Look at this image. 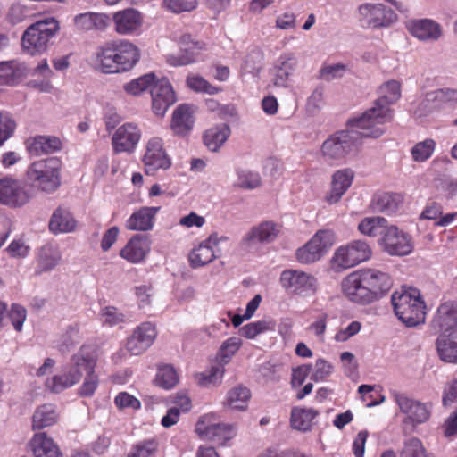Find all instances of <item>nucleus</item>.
<instances>
[{"label":"nucleus","mask_w":457,"mask_h":457,"mask_svg":"<svg viewBox=\"0 0 457 457\" xmlns=\"http://www.w3.org/2000/svg\"><path fill=\"white\" fill-rule=\"evenodd\" d=\"M392 285L389 274L377 268L353 271L341 283L344 295L350 301L360 304H369L381 299Z\"/></svg>","instance_id":"nucleus-1"},{"label":"nucleus","mask_w":457,"mask_h":457,"mask_svg":"<svg viewBox=\"0 0 457 457\" xmlns=\"http://www.w3.org/2000/svg\"><path fill=\"white\" fill-rule=\"evenodd\" d=\"M379 97L375 101L374 106L367 110L361 117L353 122L356 127L368 129L366 136L378 138L385 132L383 125L392 120L390 104L398 101L401 96V85L396 80L384 83L378 90Z\"/></svg>","instance_id":"nucleus-2"},{"label":"nucleus","mask_w":457,"mask_h":457,"mask_svg":"<svg viewBox=\"0 0 457 457\" xmlns=\"http://www.w3.org/2000/svg\"><path fill=\"white\" fill-rule=\"evenodd\" d=\"M355 120L347 122L349 129L333 133L322 143L320 154L327 163H345L347 156L357 151L363 137H372L365 135L368 129L358 128L353 124Z\"/></svg>","instance_id":"nucleus-3"},{"label":"nucleus","mask_w":457,"mask_h":457,"mask_svg":"<svg viewBox=\"0 0 457 457\" xmlns=\"http://www.w3.org/2000/svg\"><path fill=\"white\" fill-rule=\"evenodd\" d=\"M394 312L407 327H416L425 322L426 304L416 288L395 291L391 296Z\"/></svg>","instance_id":"nucleus-4"},{"label":"nucleus","mask_w":457,"mask_h":457,"mask_svg":"<svg viewBox=\"0 0 457 457\" xmlns=\"http://www.w3.org/2000/svg\"><path fill=\"white\" fill-rule=\"evenodd\" d=\"M59 29V22L53 17L33 23L27 28L21 37L23 51L31 56L43 54L48 48L50 39Z\"/></svg>","instance_id":"nucleus-5"},{"label":"nucleus","mask_w":457,"mask_h":457,"mask_svg":"<svg viewBox=\"0 0 457 457\" xmlns=\"http://www.w3.org/2000/svg\"><path fill=\"white\" fill-rule=\"evenodd\" d=\"M62 163L51 157L32 162L26 170L28 180L37 189L53 193L61 185Z\"/></svg>","instance_id":"nucleus-6"},{"label":"nucleus","mask_w":457,"mask_h":457,"mask_svg":"<svg viewBox=\"0 0 457 457\" xmlns=\"http://www.w3.org/2000/svg\"><path fill=\"white\" fill-rule=\"evenodd\" d=\"M75 361V365L80 372V379L83 373H86L84 381L79 388V395L82 397H91L99 386V378L96 373L97 357L91 346L82 345L79 348V358Z\"/></svg>","instance_id":"nucleus-7"},{"label":"nucleus","mask_w":457,"mask_h":457,"mask_svg":"<svg viewBox=\"0 0 457 457\" xmlns=\"http://www.w3.org/2000/svg\"><path fill=\"white\" fill-rule=\"evenodd\" d=\"M370 256V245L365 241L354 240L338 247L333 254L331 263L335 270H344L369 260Z\"/></svg>","instance_id":"nucleus-8"},{"label":"nucleus","mask_w":457,"mask_h":457,"mask_svg":"<svg viewBox=\"0 0 457 457\" xmlns=\"http://www.w3.org/2000/svg\"><path fill=\"white\" fill-rule=\"evenodd\" d=\"M335 243V235L331 230L321 229L295 253V258L302 264H311L322 258Z\"/></svg>","instance_id":"nucleus-9"},{"label":"nucleus","mask_w":457,"mask_h":457,"mask_svg":"<svg viewBox=\"0 0 457 457\" xmlns=\"http://www.w3.org/2000/svg\"><path fill=\"white\" fill-rule=\"evenodd\" d=\"M31 197L23 181L12 176L0 178V204L19 208L29 203Z\"/></svg>","instance_id":"nucleus-10"},{"label":"nucleus","mask_w":457,"mask_h":457,"mask_svg":"<svg viewBox=\"0 0 457 457\" xmlns=\"http://www.w3.org/2000/svg\"><path fill=\"white\" fill-rule=\"evenodd\" d=\"M279 228L272 221H263L253 226L240 240V248L247 253H256L262 245L273 242L278 236Z\"/></svg>","instance_id":"nucleus-11"},{"label":"nucleus","mask_w":457,"mask_h":457,"mask_svg":"<svg viewBox=\"0 0 457 457\" xmlns=\"http://www.w3.org/2000/svg\"><path fill=\"white\" fill-rule=\"evenodd\" d=\"M212 415L202 417L196 423L195 431L203 439L224 445L235 436V427L225 423L212 422Z\"/></svg>","instance_id":"nucleus-12"},{"label":"nucleus","mask_w":457,"mask_h":457,"mask_svg":"<svg viewBox=\"0 0 457 457\" xmlns=\"http://www.w3.org/2000/svg\"><path fill=\"white\" fill-rule=\"evenodd\" d=\"M379 234L382 236L383 249L388 254L404 256L412 252L413 245L411 237L396 227L385 228Z\"/></svg>","instance_id":"nucleus-13"},{"label":"nucleus","mask_w":457,"mask_h":457,"mask_svg":"<svg viewBox=\"0 0 457 457\" xmlns=\"http://www.w3.org/2000/svg\"><path fill=\"white\" fill-rule=\"evenodd\" d=\"M360 21L363 26L387 27L397 20L396 14L381 4H364L359 7Z\"/></svg>","instance_id":"nucleus-14"},{"label":"nucleus","mask_w":457,"mask_h":457,"mask_svg":"<svg viewBox=\"0 0 457 457\" xmlns=\"http://www.w3.org/2000/svg\"><path fill=\"white\" fill-rule=\"evenodd\" d=\"M152 111L157 117H163L170 105L176 102L175 92L169 79H156L151 87Z\"/></svg>","instance_id":"nucleus-15"},{"label":"nucleus","mask_w":457,"mask_h":457,"mask_svg":"<svg viewBox=\"0 0 457 457\" xmlns=\"http://www.w3.org/2000/svg\"><path fill=\"white\" fill-rule=\"evenodd\" d=\"M141 138V130L132 122L120 126L112 134V146L116 154H131L136 149Z\"/></svg>","instance_id":"nucleus-16"},{"label":"nucleus","mask_w":457,"mask_h":457,"mask_svg":"<svg viewBox=\"0 0 457 457\" xmlns=\"http://www.w3.org/2000/svg\"><path fill=\"white\" fill-rule=\"evenodd\" d=\"M156 336L155 326L151 322H143L128 337L126 350L131 355H139L153 345Z\"/></svg>","instance_id":"nucleus-17"},{"label":"nucleus","mask_w":457,"mask_h":457,"mask_svg":"<svg viewBox=\"0 0 457 457\" xmlns=\"http://www.w3.org/2000/svg\"><path fill=\"white\" fill-rule=\"evenodd\" d=\"M143 162L148 175H154L156 170H166L170 166L171 162L163 149L162 138L152 137L148 140Z\"/></svg>","instance_id":"nucleus-18"},{"label":"nucleus","mask_w":457,"mask_h":457,"mask_svg":"<svg viewBox=\"0 0 457 457\" xmlns=\"http://www.w3.org/2000/svg\"><path fill=\"white\" fill-rule=\"evenodd\" d=\"M183 47L180 52L166 56V62L170 66H184L198 62L202 59V52L205 49V44L199 41H193L190 35L182 37Z\"/></svg>","instance_id":"nucleus-19"},{"label":"nucleus","mask_w":457,"mask_h":457,"mask_svg":"<svg viewBox=\"0 0 457 457\" xmlns=\"http://www.w3.org/2000/svg\"><path fill=\"white\" fill-rule=\"evenodd\" d=\"M77 358H79V350L71 356L70 366L62 373L56 374L46 380L45 386L49 392L59 394L80 381V372L75 365Z\"/></svg>","instance_id":"nucleus-20"},{"label":"nucleus","mask_w":457,"mask_h":457,"mask_svg":"<svg viewBox=\"0 0 457 457\" xmlns=\"http://www.w3.org/2000/svg\"><path fill=\"white\" fill-rule=\"evenodd\" d=\"M393 398L398 405L400 411L407 416L412 423H423L429 415L430 411L426 403L416 401L405 394L393 392Z\"/></svg>","instance_id":"nucleus-21"},{"label":"nucleus","mask_w":457,"mask_h":457,"mask_svg":"<svg viewBox=\"0 0 457 457\" xmlns=\"http://www.w3.org/2000/svg\"><path fill=\"white\" fill-rule=\"evenodd\" d=\"M280 284L287 291L301 294L316 287V278L299 270H286L280 275Z\"/></svg>","instance_id":"nucleus-22"},{"label":"nucleus","mask_w":457,"mask_h":457,"mask_svg":"<svg viewBox=\"0 0 457 457\" xmlns=\"http://www.w3.org/2000/svg\"><path fill=\"white\" fill-rule=\"evenodd\" d=\"M226 239V237H219L217 233L210 235L189 253L191 267L195 269L212 262L216 258L213 246H217L220 241Z\"/></svg>","instance_id":"nucleus-23"},{"label":"nucleus","mask_w":457,"mask_h":457,"mask_svg":"<svg viewBox=\"0 0 457 457\" xmlns=\"http://www.w3.org/2000/svg\"><path fill=\"white\" fill-rule=\"evenodd\" d=\"M407 29L414 37L420 41L434 42L443 35L441 25L431 19L411 20L407 23Z\"/></svg>","instance_id":"nucleus-24"},{"label":"nucleus","mask_w":457,"mask_h":457,"mask_svg":"<svg viewBox=\"0 0 457 457\" xmlns=\"http://www.w3.org/2000/svg\"><path fill=\"white\" fill-rule=\"evenodd\" d=\"M150 249L151 245L147 237L135 235L120 250V256L130 263L137 264L145 261Z\"/></svg>","instance_id":"nucleus-25"},{"label":"nucleus","mask_w":457,"mask_h":457,"mask_svg":"<svg viewBox=\"0 0 457 457\" xmlns=\"http://www.w3.org/2000/svg\"><path fill=\"white\" fill-rule=\"evenodd\" d=\"M29 74L24 62L18 60L0 62V86L16 87Z\"/></svg>","instance_id":"nucleus-26"},{"label":"nucleus","mask_w":457,"mask_h":457,"mask_svg":"<svg viewBox=\"0 0 457 457\" xmlns=\"http://www.w3.org/2000/svg\"><path fill=\"white\" fill-rule=\"evenodd\" d=\"M115 30L120 35H131L137 32L143 23L141 13L132 8H128L113 14Z\"/></svg>","instance_id":"nucleus-27"},{"label":"nucleus","mask_w":457,"mask_h":457,"mask_svg":"<svg viewBox=\"0 0 457 457\" xmlns=\"http://www.w3.org/2000/svg\"><path fill=\"white\" fill-rule=\"evenodd\" d=\"M96 67L103 73H120L116 42L106 43L96 53Z\"/></svg>","instance_id":"nucleus-28"},{"label":"nucleus","mask_w":457,"mask_h":457,"mask_svg":"<svg viewBox=\"0 0 457 457\" xmlns=\"http://www.w3.org/2000/svg\"><path fill=\"white\" fill-rule=\"evenodd\" d=\"M195 123L193 105L182 104L176 107L172 113L170 128L179 137L187 135Z\"/></svg>","instance_id":"nucleus-29"},{"label":"nucleus","mask_w":457,"mask_h":457,"mask_svg":"<svg viewBox=\"0 0 457 457\" xmlns=\"http://www.w3.org/2000/svg\"><path fill=\"white\" fill-rule=\"evenodd\" d=\"M354 172L350 168L337 170L332 176L331 189L326 199L329 204L337 203L351 187Z\"/></svg>","instance_id":"nucleus-30"},{"label":"nucleus","mask_w":457,"mask_h":457,"mask_svg":"<svg viewBox=\"0 0 457 457\" xmlns=\"http://www.w3.org/2000/svg\"><path fill=\"white\" fill-rule=\"evenodd\" d=\"M433 328L447 332L457 327V303L445 302L437 308L432 320Z\"/></svg>","instance_id":"nucleus-31"},{"label":"nucleus","mask_w":457,"mask_h":457,"mask_svg":"<svg viewBox=\"0 0 457 457\" xmlns=\"http://www.w3.org/2000/svg\"><path fill=\"white\" fill-rule=\"evenodd\" d=\"M160 207H142L127 220L125 227L133 231H148L154 227V219Z\"/></svg>","instance_id":"nucleus-32"},{"label":"nucleus","mask_w":457,"mask_h":457,"mask_svg":"<svg viewBox=\"0 0 457 457\" xmlns=\"http://www.w3.org/2000/svg\"><path fill=\"white\" fill-rule=\"evenodd\" d=\"M29 445L34 457H63L57 444L46 433L35 434Z\"/></svg>","instance_id":"nucleus-33"},{"label":"nucleus","mask_w":457,"mask_h":457,"mask_svg":"<svg viewBox=\"0 0 457 457\" xmlns=\"http://www.w3.org/2000/svg\"><path fill=\"white\" fill-rule=\"evenodd\" d=\"M115 42L120 72L128 71L138 62L139 50L135 45L127 40H117Z\"/></svg>","instance_id":"nucleus-34"},{"label":"nucleus","mask_w":457,"mask_h":457,"mask_svg":"<svg viewBox=\"0 0 457 457\" xmlns=\"http://www.w3.org/2000/svg\"><path fill=\"white\" fill-rule=\"evenodd\" d=\"M61 147L62 142L58 137L48 136H37L28 141L27 145L29 154L35 156L53 154Z\"/></svg>","instance_id":"nucleus-35"},{"label":"nucleus","mask_w":457,"mask_h":457,"mask_svg":"<svg viewBox=\"0 0 457 457\" xmlns=\"http://www.w3.org/2000/svg\"><path fill=\"white\" fill-rule=\"evenodd\" d=\"M109 21L108 15L92 12L79 13L74 17V24L80 30H103L107 27Z\"/></svg>","instance_id":"nucleus-36"},{"label":"nucleus","mask_w":457,"mask_h":457,"mask_svg":"<svg viewBox=\"0 0 457 457\" xmlns=\"http://www.w3.org/2000/svg\"><path fill=\"white\" fill-rule=\"evenodd\" d=\"M400 203L401 196L399 195L390 193L376 194L370 204V208L373 212L391 215L398 210Z\"/></svg>","instance_id":"nucleus-37"},{"label":"nucleus","mask_w":457,"mask_h":457,"mask_svg":"<svg viewBox=\"0 0 457 457\" xmlns=\"http://www.w3.org/2000/svg\"><path fill=\"white\" fill-rule=\"evenodd\" d=\"M76 220L70 212L64 209H56L49 221V229L54 234L70 233L74 230Z\"/></svg>","instance_id":"nucleus-38"},{"label":"nucleus","mask_w":457,"mask_h":457,"mask_svg":"<svg viewBox=\"0 0 457 457\" xmlns=\"http://www.w3.org/2000/svg\"><path fill=\"white\" fill-rule=\"evenodd\" d=\"M59 420L56 407L51 403L43 404L36 409L32 416L33 429H43L54 425Z\"/></svg>","instance_id":"nucleus-39"},{"label":"nucleus","mask_w":457,"mask_h":457,"mask_svg":"<svg viewBox=\"0 0 457 457\" xmlns=\"http://www.w3.org/2000/svg\"><path fill=\"white\" fill-rule=\"evenodd\" d=\"M230 128L227 124H220L208 129L204 134V143L212 152H217L228 140Z\"/></svg>","instance_id":"nucleus-40"},{"label":"nucleus","mask_w":457,"mask_h":457,"mask_svg":"<svg viewBox=\"0 0 457 457\" xmlns=\"http://www.w3.org/2000/svg\"><path fill=\"white\" fill-rule=\"evenodd\" d=\"M319 414L312 408L294 407L291 410L290 425L293 429L306 432L311 429L313 419Z\"/></svg>","instance_id":"nucleus-41"},{"label":"nucleus","mask_w":457,"mask_h":457,"mask_svg":"<svg viewBox=\"0 0 457 457\" xmlns=\"http://www.w3.org/2000/svg\"><path fill=\"white\" fill-rule=\"evenodd\" d=\"M436 349L442 361L457 362V332L440 336L436 340Z\"/></svg>","instance_id":"nucleus-42"},{"label":"nucleus","mask_w":457,"mask_h":457,"mask_svg":"<svg viewBox=\"0 0 457 457\" xmlns=\"http://www.w3.org/2000/svg\"><path fill=\"white\" fill-rule=\"evenodd\" d=\"M250 398L251 393L247 387L237 386L227 393L225 404L232 410L245 411Z\"/></svg>","instance_id":"nucleus-43"},{"label":"nucleus","mask_w":457,"mask_h":457,"mask_svg":"<svg viewBox=\"0 0 457 457\" xmlns=\"http://www.w3.org/2000/svg\"><path fill=\"white\" fill-rule=\"evenodd\" d=\"M60 260L61 253L57 248L52 245L43 246L38 254L37 273L41 274L53 270L59 263Z\"/></svg>","instance_id":"nucleus-44"},{"label":"nucleus","mask_w":457,"mask_h":457,"mask_svg":"<svg viewBox=\"0 0 457 457\" xmlns=\"http://www.w3.org/2000/svg\"><path fill=\"white\" fill-rule=\"evenodd\" d=\"M179 380L178 372L172 365L162 364L157 368L154 382L159 387L170 390L177 386Z\"/></svg>","instance_id":"nucleus-45"},{"label":"nucleus","mask_w":457,"mask_h":457,"mask_svg":"<svg viewBox=\"0 0 457 457\" xmlns=\"http://www.w3.org/2000/svg\"><path fill=\"white\" fill-rule=\"evenodd\" d=\"M400 457H435L424 446L421 440L411 437L404 441L403 446L399 453Z\"/></svg>","instance_id":"nucleus-46"},{"label":"nucleus","mask_w":457,"mask_h":457,"mask_svg":"<svg viewBox=\"0 0 457 457\" xmlns=\"http://www.w3.org/2000/svg\"><path fill=\"white\" fill-rule=\"evenodd\" d=\"M155 74L150 72L132 79L129 83H126L123 87L126 93L132 96H138L148 88L151 90V87L155 82Z\"/></svg>","instance_id":"nucleus-47"},{"label":"nucleus","mask_w":457,"mask_h":457,"mask_svg":"<svg viewBox=\"0 0 457 457\" xmlns=\"http://www.w3.org/2000/svg\"><path fill=\"white\" fill-rule=\"evenodd\" d=\"M274 326L275 324L272 320H257L254 322L248 323L239 329V333L241 336L246 338L253 339L262 333H264L269 330H273Z\"/></svg>","instance_id":"nucleus-48"},{"label":"nucleus","mask_w":457,"mask_h":457,"mask_svg":"<svg viewBox=\"0 0 457 457\" xmlns=\"http://www.w3.org/2000/svg\"><path fill=\"white\" fill-rule=\"evenodd\" d=\"M159 444L154 438L145 439L132 445L128 457H154Z\"/></svg>","instance_id":"nucleus-49"},{"label":"nucleus","mask_w":457,"mask_h":457,"mask_svg":"<svg viewBox=\"0 0 457 457\" xmlns=\"http://www.w3.org/2000/svg\"><path fill=\"white\" fill-rule=\"evenodd\" d=\"M436 142L433 139H426L414 145L411 148V156L415 162H422L431 157L435 151Z\"/></svg>","instance_id":"nucleus-50"},{"label":"nucleus","mask_w":457,"mask_h":457,"mask_svg":"<svg viewBox=\"0 0 457 457\" xmlns=\"http://www.w3.org/2000/svg\"><path fill=\"white\" fill-rule=\"evenodd\" d=\"M386 220L382 217H368L363 219L359 226V231L369 237H375L379 228H385Z\"/></svg>","instance_id":"nucleus-51"},{"label":"nucleus","mask_w":457,"mask_h":457,"mask_svg":"<svg viewBox=\"0 0 457 457\" xmlns=\"http://www.w3.org/2000/svg\"><path fill=\"white\" fill-rule=\"evenodd\" d=\"M242 341L238 337H229L220 347L218 357L222 364L228 363L231 357L238 351Z\"/></svg>","instance_id":"nucleus-52"},{"label":"nucleus","mask_w":457,"mask_h":457,"mask_svg":"<svg viewBox=\"0 0 457 457\" xmlns=\"http://www.w3.org/2000/svg\"><path fill=\"white\" fill-rule=\"evenodd\" d=\"M15 129L12 116L7 112H0V147L13 135Z\"/></svg>","instance_id":"nucleus-53"},{"label":"nucleus","mask_w":457,"mask_h":457,"mask_svg":"<svg viewBox=\"0 0 457 457\" xmlns=\"http://www.w3.org/2000/svg\"><path fill=\"white\" fill-rule=\"evenodd\" d=\"M187 86L195 92L214 95L220 92V88L210 84L204 78L197 75H190L187 79Z\"/></svg>","instance_id":"nucleus-54"},{"label":"nucleus","mask_w":457,"mask_h":457,"mask_svg":"<svg viewBox=\"0 0 457 457\" xmlns=\"http://www.w3.org/2000/svg\"><path fill=\"white\" fill-rule=\"evenodd\" d=\"M237 186L245 189H254L261 185V177L259 173L248 170H238Z\"/></svg>","instance_id":"nucleus-55"},{"label":"nucleus","mask_w":457,"mask_h":457,"mask_svg":"<svg viewBox=\"0 0 457 457\" xmlns=\"http://www.w3.org/2000/svg\"><path fill=\"white\" fill-rule=\"evenodd\" d=\"M346 66L342 63L326 64L320 70V78L326 81H332L344 76Z\"/></svg>","instance_id":"nucleus-56"},{"label":"nucleus","mask_w":457,"mask_h":457,"mask_svg":"<svg viewBox=\"0 0 457 457\" xmlns=\"http://www.w3.org/2000/svg\"><path fill=\"white\" fill-rule=\"evenodd\" d=\"M428 99L437 103V105L457 103V90L442 88L428 94Z\"/></svg>","instance_id":"nucleus-57"},{"label":"nucleus","mask_w":457,"mask_h":457,"mask_svg":"<svg viewBox=\"0 0 457 457\" xmlns=\"http://www.w3.org/2000/svg\"><path fill=\"white\" fill-rule=\"evenodd\" d=\"M164 6L175 13L190 12L196 8L195 0H163Z\"/></svg>","instance_id":"nucleus-58"},{"label":"nucleus","mask_w":457,"mask_h":457,"mask_svg":"<svg viewBox=\"0 0 457 457\" xmlns=\"http://www.w3.org/2000/svg\"><path fill=\"white\" fill-rule=\"evenodd\" d=\"M298 64L295 54L292 52L282 54L276 61L275 64L278 68L283 69L284 71L290 76L294 73Z\"/></svg>","instance_id":"nucleus-59"},{"label":"nucleus","mask_w":457,"mask_h":457,"mask_svg":"<svg viewBox=\"0 0 457 457\" xmlns=\"http://www.w3.org/2000/svg\"><path fill=\"white\" fill-rule=\"evenodd\" d=\"M103 323L109 326H115L124 320V315L113 306H107L101 311Z\"/></svg>","instance_id":"nucleus-60"},{"label":"nucleus","mask_w":457,"mask_h":457,"mask_svg":"<svg viewBox=\"0 0 457 457\" xmlns=\"http://www.w3.org/2000/svg\"><path fill=\"white\" fill-rule=\"evenodd\" d=\"M27 312L21 305L13 303L9 312V318L16 331L22 329L23 323L26 320Z\"/></svg>","instance_id":"nucleus-61"},{"label":"nucleus","mask_w":457,"mask_h":457,"mask_svg":"<svg viewBox=\"0 0 457 457\" xmlns=\"http://www.w3.org/2000/svg\"><path fill=\"white\" fill-rule=\"evenodd\" d=\"M224 368L222 366H212L207 372L202 374L201 384L204 386L217 385L222 379Z\"/></svg>","instance_id":"nucleus-62"},{"label":"nucleus","mask_w":457,"mask_h":457,"mask_svg":"<svg viewBox=\"0 0 457 457\" xmlns=\"http://www.w3.org/2000/svg\"><path fill=\"white\" fill-rule=\"evenodd\" d=\"M29 15V10L20 3L13 4L7 14L12 24H18L23 21Z\"/></svg>","instance_id":"nucleus-63"},{"label":"nucleus","mask_w":457,"mask_h":457,"mask_svg":"<svg viewBox=\"0 0 457 457\" xmlns=\"http://www.w3.org/2000/svg\"><path fill=\"white\" fill-rule=\"evenodd\" d=\"M436 187L446 199H452L457 195V178L442 179Z\"/></svg>","instance_id":"nucleus-64"}]
</instances>
